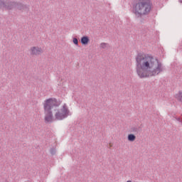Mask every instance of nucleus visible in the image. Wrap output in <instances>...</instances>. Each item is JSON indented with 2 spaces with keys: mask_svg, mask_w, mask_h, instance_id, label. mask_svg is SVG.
<instances>
[{
  "mask_svg": "<svg viewBox=\"0 0 182 182\" xmlns=\"http://www.w3.org/2000/svg\"><path fill=\"white\" fill-rule=\"evenodd\" d=\"M136 73L139 77L156 76L163 72V65L153 55L139 53L136 57Z\"/></svg>",
  "mask_w": 182,
  "mask_h": 182,
  "instance_id": "obj_1",
  "label": "nucleus"
},
{
  "mask_svg": "<svg viewBox=\"0 0 182 182\" xmlns=\"http://www.w3.org/2000/svg\"><path fill=\"white\" fill-rule=\"evenodd\" d=\"M60 101H58L55 97H51L46 99L43 102V106L44 112L52 111V109H54V116L55 119L57 120H63L69 116L70 111L66 104H63L60 107Z\"/></svg>",
  "mask_w": 182,
  "mask_h": 182,
  "instance_id": "obj_2",
  "label": "nucleus"
},
{
  "mask_svg": "<svg viewBox=\"0 0 182 182\" xmlns=\"http://www.w3.org/2000/svg\"><path fill=\"white\" fill-rule=\"evenodd\" d=\"M151 10V1L150 0H136L132 12L136 16H141V15H147Z\"/></svg>",
  "mask_w": 182,
  "mask_h": 182,
  "instance_id": "obj_3",
  "label": "nucleus"
},
{
  "mask_svg": "<svg viewBox=\"0 0 182 182\" xmlns=\"http://www.w3.org/2000/svg\"><path fill=\"white\" fill-rule=\"evenodd\" d=\"M44 114H45V122H46V123H50L52 122H53V120H59V119H56V118H55V115L53 117V113L52 112V111H44Z\"/></svg>",
  "mask_w": 182,
  "mask_h": 182,
  "instance_id": "obj_4",
  "label": "nucleus"
},
{
  "mask_svg": "<svg viewBox=\"0 0 182 182\" xmlns=\"http://www.w3.org/2000/svg\"><path fill=\"white\" fill-rule=\"evenodd\" d=\"M30 53L33 56H38L43 53V50H42V48L33 46L30 48Z\"/></svg>",
  "mask_w": 182,
  "mask_h": 182,
  "instance_id": "obj_5",
  "label": "nucleus"
},
{
  "mask_svg": "<svg viewBox=\"0 0 182 182\" xmlns=\"http://www.w3.org/2000/svg\"><path fill=\"white\" fill-rule=\"evenodd\" d=\"M90 40H89V37L87 36H83L81 38V43L82 45H87L89 43Z\"/></svg>",
  "mask_w": 182,
  "mask_h": 182,
  "instance_id": "obj_6",
  "label": "nucleus"
},
{
  "mask_svg": "<svg viewBox=\"0 0 182 182\" xmlns=\"http://www.w3.org/2000/svg\"><path fill=\"white\" fill-rule=\"evenodd\" d=\"M127 140H128V141H132V142L135 141V140H136V135H134L133 134H128Z\"/></svg>",
  "mask_w": 182,
  "mask_h": 182,
  "instance_id": "obj_7",
  "label": "nucleus"
},
{
  "mask_svg": "<svg viewBox=\"0 0 182 182\" xmlns=\"http://www.w3.org/2000/svg\"><path fill=\"white\" fill-rule=\"evenodd\" d=\"M107 46H109V45L105 43H102L100 44V48H102V49H106V48H107Z\"/></svg>",
  "mask_w": 182,
  "mask_h": 182,
  "instance_id": "obj_8",
  "label": "nucleus"
},
{
  "mask_svg": "<svg viewBox=\"0 0 182 182\" xmlns=\"http://www.w3.org/2000/svg\"><path fill=\"white\" fill-rule=\"evenodd\" d=\"M73 42L74 45H75L76 46H77V45H79V41H77V38H74L73 39Z\"/></svg>",
  "mask_w": 182,
  "mask_h": 182,
  "instance_id": "obj_9",
  "label": "nucleus"
},
{
  "mask_svg": "<svg viewBox=\"0 0 182 182\" xmlns=\"http://www.w3.org/2000/svg\"><path fill=\"white\" fill-rule=\"evenodd\" d=\"M176 97H177V99H179V100H181V99H182V92H178L176 95Z\"/></svg>",
  "mask_w": 182,
  "mask_h": 182,
  "instance_id": "obj_10",
  "label": "nucleus"
},
{
  "mask_svg": "<svg viewBox=\"0 0 182 182\" xmlns=\"http://www.w3.org/2000/svg\"><path fill=\"white\" fill-rule=\"evenodd\" d=\"M7 9H11L12 8L9 7V6H8L7 7Z\"/></svg>",
  "mask_w": 182,
  "mask_h": 182,
  "instance_id": "obj_11",
  "label": "nucleus"
},
{
  "mask_svg": "<svg viewBox=\"0 0 182 182\" xmlns=\"http://www.w3.org/2000/svg\"><path fill=\"white\" fill-rule=\"evenodd\" d=\"M14 5H15V4H11V6H14Z\"/></svg>",
  "mask_w": 182,
  "mask_h": 182,
  "instance_id": "obj_12",
  "label": "nucleus"
}]
</instances>
